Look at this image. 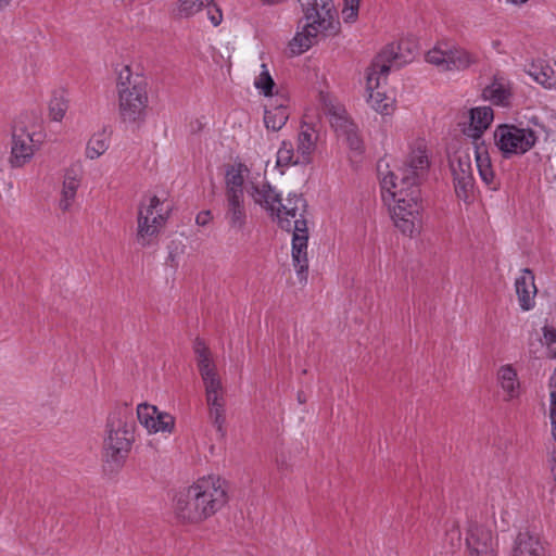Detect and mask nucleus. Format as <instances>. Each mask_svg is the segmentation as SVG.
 Segmentation results:
<instances>
[{
  "instance_id": "nucleus-31",
  "label": "nucleus",
  "mask_w": 556,
  "mask_h": 556,
  "mask_svg": "<svg viewBox=\"0 0 556 556\" xmlns=\"http://www.w3.org/2000/svg\"><path fill=\"white\" fill-rule=\"evenodd\" d=\"M109 149V138L104 131L94 134L88 141L86 147V157L96 160L106 152Z\"/></svg>"
},
{
  "instance_id": "nucleus-15",
  "label": "nucleus",
  "mask_w": 556,
  "mask_h": 556,
  "mask_svg": "<svg viewBox=\"0 0 556 556\" xmlns=\"http://www.w3.org/2000/svg\"><path fill=\"white\" fill-rule=\"evenodd\" d=\"M455 193L458 199L467 202L473 194L475 179L470 156L467 153L453 155L450 160Z\"/></svg>"
},
{
  "instance_id": "nucleus-39",
  "label": "nucleus",
  "mask_w": 556,
  "mask_h": 556,
  "mask_svg": "<svg viewBox=\"0 0 556 556\" xmlns=\"http://www.w3.org/2000/svg\"><path fill=\"white\" fill-rule=\"evenodd\" d=\"M207 15H208L211 23L214 26H218L223 21L222 10L219 8H217L215 4H213L212 7L208 5Z\"/></svg>"
},
{
  "instance_id": "nucleus-4",
  "label": "nucleus",
  "mask_w": 556,
  "mask_h": 556,
  "mask_svg": "<svg viewBox=\"0 0 556 556\" xmlns=\"http://www.w3.org/2000/svg\"><path fill=\"white\" fill-rule=\"evenodd\" d=\"M384 200L391 199V218L394 226L404 235L413 238L421 229V192L416 185L399 186L397 176L388 172L380 181Z\"/></svg>"
},
{
  "instance_id": "nucleus-9",
  "label": "nucleus",
  "mask_w": 556,
  "mask_h": 556,
  "mask_svg": "<svg viewBox=\"0 0 556 556\" xmlns=\"http://www.w3.org/2000/svg\"><path fill=\"white\" fill-rule=\"evenodd\" d=\"M172 211L173 202L165 193L148 195L141 201L138 208L136 232V241L140 247H150L157 241Z\"/></svg>"
},
{
  "instance_id": "nucleus-20",
  "label": "nucleus",
  "mask_w": 556,
  "mask_h": 556,
  "mask_svg": "<svg viewBox=\"0 0 556 556\" xmlns=\"http://www.w3.org/2000/svg\"><path fill=\"white\" fill-rule=\"evenodd\" d=\"M290 100L286 93L277 92L269 98L264 111V125L267 129L279 131L290 116Z\"/></svg>"
},
{
  "instance_id": "nucleus-40",
  "label": "nucleus",
  "mask_w": 556,
  "mask_h": 556,
  "mask_svg": "<svg viewBox=\"0 0 556 556\" xmlns=\"http://www.w3.org/2000/svg\"><path fill=\"white\" fill-rule=\"evenodd\" d=\"M212 220L211 211H202L195 217V223L199 226H206Z\"/></svg>"
},
{
  "instance_id": "nucleus-33",
  "label": "nucleus",
  "mask_w": 556,
  "mask_h": 556,
  "mask_svg": "<svg viewBox=\"0 0 556 556\" xmlns=\"http://www.w3.org/2000/svg\"><path fill=\"white\" fill-rule=\"evenodd\" d=\"M530 75L538 84L542 85L544 88L556 90V73L551 66L545 65L539 68L535 67L532 72H530Z\"/></svg>"
},
{
  "instance_id": "nucleus-34",
  "label": "nucleus",
  "mask_w": 556,
  "mask_h": 556,
  "mask_svg": "<svg viewBox=\"0 0 556 556\" xmlns=\"http://www.w3.org/2000/svg\"><path fill=\"white\" fill-rule=\"evenodd\" d=\"M254 86L265 97H275V94L273 93L275 81L271 78L268 67L265 63L261 65V72L254 80Z\"/></svg>"
},
{
  "instance_id": "nucleus-36",
  "label": "nucleus",
  "mask_w": 556,
  "mask_h": 556,
  "mask_svg": "<svg viewBox=\"0 0 556 556\" xmlns=\"http://www.w3.org/2000/svg\"><path fill=\"white\" fill-rule=\"evenodd\" d=\"M214 0H180L178 12L181 16H191L202 8L213 4Z\"/></svg>"
},
{
  "instance_id": "nucleus-5",
  "label": "nucleus",
  "mask_w": 556,
  "mask_h": 556,
  "mask_svg": "<svg viewBox=\"0 0 556 556\" xmlns=\"http://www.w3.org/2000/svg\"><path fill=\"white\" fill-rule=\"evenodd\" d=\"M405 42L387 46L368 68L366 77L367 102L372 110L382 115L393 112L395 99L384 90L387 76L392 68H399L412 61L409 55L403 53Z\"/></svg>"
},
{
  "instance_id": "nucleus-7",
  "label": "nucleus",
  "mask_w": 556,
  "mask_h": 556,
  "mask_svg": "<svg viewBox=\"0 0 556 556\" xmlns=\"http://www.w3.org/2000/svg\"><path fill=\"white\" fill-rule=\"evenodd\" d=\"M136 424L132 410L127 406L116 407L108 417L103 441V458L112 468H121L135 442Z\"/></svg>"
},
{
  "instance_id": "nucleus-42",
  "label": "nucleus",
  "mask_w": 556,
  "mask_h": 556,
  "mask_svg": "<svg viewBox=\"0 0 556 556\" xmlns=\"http://www.w3.org/2000/svg\"><path fill=\"white\" fill-rule=\"evenodd\" d=\"M285 0H261L264 5H276L282 3Z\"/></svg>"
},
{
  "instance_id": "nucleus-1",
  "label": "nucleus",
  "mask_w": 556,
  "mask_h": 556,
  "mask_svg": "<svg viewBox=\"0 0 556 556\" xmlns=\"http://www.w3.org/2000/svg\"><path fill=\"white\" fill-rule=\"evenodd\" d=\"M227 500L225 480L206 476L177 493L174 513L182 522L199 523L215 515Z\"/></svg>"
},
{
  "instance_id": "nucleus-17",
  "label": "nucleus",
  "mask_w": 556,
  "mask_h": 556,
  "mask_svg": "<svg viewBox=\"0 0 556 556\" xmlns=\"http://www.w3.org/2000/svg\"><path fill=\"white\" fill-rule=\"evenodd\" d=\"M83 177L84 168L80 163H74L65 169L58 202V207L63 213L72 211Z\"/></svg>"
},
{
  "instance_id": "nucleus-27",
  "label": "nucleus",
  "mask_w": 556,
  "mask_h": 556,
  "mask_svg": "<svg viewBox=\"0 0 556 556\" xmlns=\"http://www.w3.org/2000/svg\"><path fill=\"white\" fill-rule=\"evenodd\" d=\"M249 173L247 165L242 163L231 165L225 177V197H244L243 185Z\"/></svg>"
},
{
  "instance_id": "nucleus-23",
  "label": "nucleus",
  "mask_w": 556,
  "mask_h": 556,
  "mask_svg": "<svg viewBox=\"0 0 556 556\" xmlns=\"http://www.w3.org/2000/svg\"><path fill=\"white\" fill-rule=\"evenodd\" d=\"M496 381L501 388L504 401L518 400L521 395V382L517 370L510 364L502 365L496 372Z\"/></svg>"
},
{
  "instance_id": "nucleus-11",
  "label": "nucleus",
  "mask_w": 556,
  "mask_h": 556,
  "mask_svg": "<svg viewBox=\"0 0 556 556\" xmlns=\"http://www.w3.org/2000/svg\"><path fill=\"white\" fill-rule=\"evenodd\" d=\"M428 147L425 139L418 138L409 143L407 157L403 166L399 169L397 176L399 186L409 187L410 185L420 186L421 180L425 178L430 162L428 157Z\"/></svg>"
},
{
  "instance_id": "nucleus-8",
  "label": "nucleus",
  "mask_w": 556,
  "mask_h": 556,
  "mask_svg": "<svg viewBox=\"0 0 556 556\" xmlns=\"http://www.w3.org/2000/svg\"><path fill=\"white\" fill-rule=\"evenodd\" d=\"M118 114L123 123L141 125L148 115L149 96L143 77L129 66L121 70L116 84Z\"/></svg>"
},
{
  "instance_id": "nucleus-2",
  "label": "nucleus",
  "mask_w": 556,
  "mask_h": 556,
  "mask_svg": "<svg viewBox=\"0 0 556 556\" xmlns=\"http://www.w3.org/2000/svg\"><path fill=\"white\" fill-rule=\"evenodd\" d=\"M273 217L281 229L292 232V263L299 281L305 283L308 270L306 200L302 194L289 193L285 200H280Z\"/></svg>"
},
{
  "instance_id": "nucleus-26",
  "label": "nucleus",
  "mask_w": 556,
  "mask_h": 556,
  "mask_svg": "<svg viewBox=\"0 0 556 556\" xmlns=\"http://www.w3.org/2000/svg\"><path fill=\"white\" fill-rule=\"evenodd\" d=\"M475 156L477 169L483 184L491 190H497L500 184L494 173L489 152L483 143H476Z\"/></svg>"
},
{
  "instance_id": "nucleus-12",
  "label": "nucleus",
  "mask_w": 556,
  "mask_h": 556,
  "mask_svg": "<svg viewBox=\"0 0 556 556\" xmlns=\"http://www.w3.org/2000/svg\"><path fill=\"white\" fill-rule=\"evenodd\" d=\"M426 61L440 71H463L477 62L476 56L462 47L440 42L426 53Z\"/></svg>"
},
{
  "instance_id": "nucleus-35",
  "label": "nucleus",
  "mask_w": 556,
  "mask_h": 556,
  "mask_svg": "<svg viewBox=\"0 0 556 556\" xmlns=\"http://www.w3.org/2000/svg\"><path fill=\"white\" fill-rule=\"evenodd\" d=\"M549 390V406H548V418L551 421V433L553 440L556 442V370L549 378L548 382Z\"/></svg>"
},
{
  "instance_id": "nucleus-43",
  "label": "nucleus",
  "mask_w": 556,
  "mask_h": 556,
  "mask_svg": "<svg viewBox=\"0 0 556 556\" xmlns=\"http://www.w3.org/2000/svg\"><path fill=\"white\" fill-rule=\"evenodd\" d=\"M505 1H506V3L520 7L525 3H527L529 0H505Z\"/></svg>"
},
{
  "instance_id": "nucleus-32",
  "label": "nucleus",
  "mask_w": 556,
  "mask_h": 556,
  "mask_svg": "<svg viewBox=\"0 0 556 556\" xmlns=\"http://www.w3.org/2000/svg\"><path fill=\"white\" fill-rule=\"evenodd\" d=\"M68 109V99L63 90L55 91L49 102L50 117L54 122H61Z\"/></svg>"
},
{
  "instance_id": "nucleus-22",
  "label": "nucleus",
  "mask_w": 556,
  "mask_h": 556,
  "mask_svg": "<svg viewBox=\"0 0 556 556\" xmlns=\"http://www.w3.org/2000/svg\"><path fill=\"white\" fill-rule=\"evenodd\" d=\"M224 218L229 229L243 231L248 225V212L244 197H225Z\"/></svg>"
},
{
  "instance_id": "nucleus-18",
  "label": "nucleus",
  "mask_w": 556,
  "mask_h": 556,
  "mask_svg": "<svg viewBox=\"0 0 556 556\" xmlns=\"http://www.w3.org/2000/svg\"><path fill=\"white\" fill-rule=\"evenodd\" d=\"M137 417L150 433H170L175 427V419L172 415L160 412L156 406L147 403L138 405Z\"/></svg>"
},
{
  "instance_id": "nucleus-37",
  "label": "nucleus",
  "mask_w": 556,
  "mask_h": 556,
  "mask_svg": "<svg viewBox=\"0 0 556 556\" xmlns=\"http://www.w3.org/2000/svg\"><path fill=\"white\" fill-rule=\"evenodd\" d=\"M361 0H343L342 17L345 23H353L358 16Z\"/></svg>"
},
{
  "instance_id": "nucleus-28",
  "label": "nucleus",
  "mask_w": 556,
  "mask_h": 556,
  "mask_svg": "<svg viewBox=\"0 0 556 556\" xmlns=\"http://www.w3.org/2000/svg\"><path fill=\"white\" fill-rule=\"evenodd\" d=\"M493 110L490 106H477L470 110V129L469 136L475 138L476 142L481 138L483 131L493 121Z\"/></svg>"
},
{
  "instance_id": "nucleus-29",
  "label": "nucleus",
  "mask_w": 556,
  "mask_h": 556,
  "mask_svg": "<svg viewBox=\"0 0 556 556\" xmlns=\"http://www.w3.org/2000/svg\"><path fill=\"white\" fill-rule=\"evenodd\" d=\"M511 556H544V549L535 536L523 532L517 535Z\"/></svg>"
},
{
  "instance_id": "nucleus-10",
  "label": "nucleus",
  "mask_w": 556,
  "mask_h": 556,
  "mask_svg": "<svg viewBox=\"0 0 556 556\" xmlns=\"http://www.w3.org/2000/svg\"><path fill=\"white\" fill-rule=\"evenodd\" d=\"M496 148L505 157L522 155L530 151L538 141L536 132L530 127L514 124H501L494 130Z\"/></svg>"
},
{
  "instance_id": "nucleus-41",
  "label": "nucleus",
  "mask_w": 556,
  "mask_h": 556,
  "mask_svg": "<svg viewBox=\"0 0 556 556\" xmlns=\"http://www.w3.org/2000/svg\"><path fill=\"white\" fill-rule=\"evenodd\" d=\"M447 536L451 538L452 545L457 546L460 543V531L457 528H453L447 532Z\"/></svg>"
},
{
  "instance_id": "nucleus-38",
  "label": "nucleus",
  "mask_w": 556,
  "mask_h": 556,
  "mask_svg": "<svg viewBox=\"0 0 556 556\" xmlns=\"http://www.w3.org/2000/svg\"><path fill=\"white\" fill-rule=\"evenodd\" d=\"M543 338L542 343L546 344L547 346L554 344L556 342V329L552 326H544L543 327Z\"/></svg>"
},
{
  "instance_id": "nucleus-6",
  "label": "nucleus",
  "mask_w": 556,
  "mask_h": 556,
  "mask_svg": "<svg viewBox=\"0 0 556 556\" xmlns=\"http://www.w3.org/2000/svg\"><path fill=\"white\" fill-rule=\"evenodd\" d=\"M197 367L201 376L208 418L220 437L225 435L226 390L218 374L216 363L205 342L197 338L193 344Z\"/></svg>"
},
{
  "instance_id": "nucleus-25",
  "label": "nucleus",
  "mask_w": 556,
  "mask_h": 556,
  "mask_svg": "<svg viewBox=\"0 0 556 556\" xmlns=\"http://www.w3.org/2000/svg\"><path fill=\"white\" fill-rule=\"evenodd\" d=\"M318 130L313 124L302 122L296 138V151L302 157L303 165H307L313 160V154L317 147Z\"/></svg>"
},
{
  "instance_id": "nucleus-14",
  "label": "nucleus",
  "mask_w": 556,
  "mask_h": 556,
  "mask_svg": "<svg viewBox=\"0 0 556 556\" xmlns=\"http://www.w3.org/2000/svg\"><path fill=\"white\" fill-rule=\"evenodd\" d=\"M329 122L336 134L341 138L352 153L361 155L364 150V141L357 125L349 117L342 108L329 110Z\"/></svg>"
},
{
  "instance_id": "nucleus-13",
  "label": "nucleus",
  "mask_w": 556,
  "mask_h": 556,
  "mask_svg": "<svg viewBox=\"0 0 556 556\" xmlns=\"http://www.w3.org/2000/svg\"><path fill=\"white\" fill-rule=\"evenodd\" d=\"M34 135L35 132L23 121L14 124L9 156V164L12 168H21L34 157L36 151Z\"/></svg>"
},
{
  "instance_id": "nucleus-30",
  "label": "nucleus",
  "mask_w": 556,
  "mask_h": 556,
  "mask_svg": "<svg viewBox=\"0 0 556 556\" xmlns=\"http://www.w3.org/2000/svg\"><path fill=\"white\" fill-rule=\"evenodd\" d=\"M301 160L293 143L290 140H282L276 154V166L281 169V173L290 166L303 165Z\"/></svg>"
},
{
  "instance_id": "nucleus-16",
  "label": "nucleus",
  "mask_w": 556,
  "mask_h": 556,
  "mask_svg": "<svg viewBox=\"0 0 556 556\" xmlns=\"http://www.w3.org/2000/svg\"><path fill=\"white\" fill-rule=\"evenodd\" d=\"M468 556H497V541L486 526L471 522L466 533Z\"/></svg>"
},
{
  "instance_id": "nucleus-19",
  "label": "nucleus",
  "mask_w": 556,
  "mask_h": 556,
  "mask_svg": "<svg viewBox=\"0 0 556 556\" xmlns=\"http://www.w3.org/2000/svg\"><path fill=\"white\" fill-rule=\"evenodd\" d=\"M482 97L494 105L509 108L514 99V84L506 75L496 73L482 90Z\"/></svg>"
},
{
  "instance_id": "nucleus-24",
  "label": "nucleus",
  "mask_w": 556,
  "mask_h": 556,
  "mask_svg": "<svg viewBox=\"0 0 556 556\" xmlns=\"http://www.w3.org/2000/svg\"><path fill=\"white\" fill-rule=\"evenodd\" d=\"M515 289L520 308L525 312L532 309L535 304L536 287L534 275L530 269L525 268L521 270L515 280Z\"/></svg>"
},
{
  "instance_id": "nucleus-44",
  "label": "nucleus",
  "mask_w": 556,
  "mask_h": 556,
  "mask_svg": "<svg viewBox=\"0 0 556 556\" xmlns=\"http://www.w3.org/2000/svg\"><path fill=\"white\" fill-rule=\"evenodd\" d=\"M12 0H0V9L10 4Z\"/></svg>"
},
{
  "instance_id": "nucleus-21",
  "label": "nucleus",
  "mask_w": 556,
  "mask_h": 556,
  "mask_svg": "<svg viewBox=\"0 0 556 556\" xmlns=\"http://www.w3.org/2000/svg\"><path fill=\"white\" fill-rule=\"evenodd\" d=\"M247 191L256 205H260L269 213L270 216H274L275 211H277V205L281 200L280 194L275 188L266 181H260L251 182Z\"/></svg>"
},
{
  "instance_id": "nucleus-3",
  "label": "nucleus",
  "mask_w": 556,
  "mask_h": 556,
  "mask_svg": "<svg viewBox=\"0 0 556 556\" xmlns=\"http://www.w3.org/2000/svg\"><path fill=\"white\" fill-rule=\"evenodd\" d=\"M303 16L299 29L289 43L293 54H302L314 46L319 37L337 34L340 27L333 0H298Z\"/></svg>"
}]
</instances>
